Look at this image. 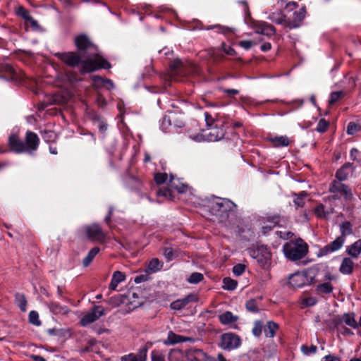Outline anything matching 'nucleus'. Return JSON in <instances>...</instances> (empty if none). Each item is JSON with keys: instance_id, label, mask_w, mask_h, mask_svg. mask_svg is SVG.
<instances>
[{"instance_id": "nucleus-16", "label": "nucleus", "mask_w": 361, "mask_h": 361, "mask_svg": "<svg viewBox=\"0 0 361 361\" xmlns=\"http://www.w3.org/2000/svg\"><path fill=\"white\" fill-rule=\"evenodd\" d=\"M355 263L350 257H344L341 262L339 271L343 274L349 275L353 272Z\"/></svg>"}, {"instance_id": "nucleus-35", "label": "nucleus", "mask_w": 361, "mask_h": 361, "mask_svg": "<svg viewBox=\"0 0 361 361\" xmlns=\"http://www.w3.org/2000/svg\"><path fill=\"white\" fill-rule=\"evenodd\" d=\"M340 230L341 233V236L345 238V236L353 233L352 224L348 221H345L341 225Z\"/></svg>"}, {"instance_id": "nucleus-32", "label": "nucleus", "mask_w": 361, "mask_h": 361, "mask_svg": "<svg viewBox=\"0 0 361 361\" xmlns=\"http://www.w3.org/2000/svg\"><path fill=\"white\" fill-rule=\"evenodd\" d=\"M201 58L204 59H212L213 63H218V56H216V51L214 49H209L200 52Z\"/></svg>"}, {"instance_id": "nucleus-13", "label": "nucleus", "mask_w": 361, "mask_h": 361, "mask_svg": "<svg viewBox=\"0 0 361 361\" xmlns=\"http://www.w3.org/2000/svg\"><path fill=\"white\" fill-rule=\"evenodd\" d=\"M211 212L216 216L224 217L226 216L227 207L225 206V202L219 200L213 202L210 207Z\"/></svg>"}, {"instance_id": "nucleus-61", "label": "nucleus", "mask_w": 361, "mask_h": 361, "mask_svg": "<svg viewBox=\"0 0 361 361\" xmlns=\"http://www.w3.org/2000/svg\"><path fill=\"white\" fill-rule=\"evenodd\" d=\"M152 361H165L164 356L159 354L158 353H156V352H152Z\"/></svg>"}, {"instance_id": "nucleus-27", "label": "nucleus", "mask_w": 361, "mask_h": 361, "mask_svg": "<svg viewBox=\"0 0 361 361\" xmlns=\"http://www.w3.org/2000/svg\"><path fill=\"white\" fill-rule=\"evenodd\" d=\"M274 147H286L290 141L287 136L274 137L269 139Z\"/></svg>"}, {"instance_id": "nucleus-8", "label": "nucleus", "mask_w": 361, "mask_h": 361, "mask_svg": "<svg viewBox=\"0 0 361 361\" xmlns=\"http://www.w3.org/2000/svg\"><path fill=\"white\" fill-rule=\"evenodd\" d=\"M329 190L331 192L341 193L347 200H350L353 198V193L350 188L348 185L342 183L340 180L333 181Z\"/></svg>"}, {"instance_id": "nucleus-20", "label": "nucleus", "mask_w": 361, "mask_h": 361, "mask_svg": "<svg viewBox=\"0 0 361 361\" xmlns=\"http://www.w3.org/2000/svg\"><path fill=\"white\" fill-rule=\"evenodd\" d=\"M256 32L264 35H271L275 32V28L271 25L266 23H260L256 27Z\"/></svg>"}, {"instance_id": "nucleus-57", "label": "nucleus", "mask_w": 361, "mask_h": 361, "mask_svg": "<svg viewBox=\"0 0 361 361\" xmlns=\"http://www.w3.org/2000/svg\"><path fill=\"white\" fill-rule=\"evenodd\" d=\"M0 68L2 72L8 73L9 74H13L14 73L13 67L9 64H1Z\"/></svg>"}, {"instance_id": "nucleus-37", "label": "nucleus", "mask_w": 361, "mask_h": 361, "mask_svg": "<svg viewBox=\"0 0 361 361\" xmlns=\"http://www.w3.org/2000/svg\"><path fill=\"white\" fill-rule=\"evenodd\" d=\"M223 288L226 290H234L236 286H237V281L229 278V277H226V278H224V280H223Z\"/></svg>"}, {"instance_id": "nucleus-14", "label": "nucleus", "mask_w": 361, "mask_h": 361, "mask_svg": "<svg viewBox=\"0 0 361 361\" xmlns=\"http://www.w3.org/2000/svg\"><path fill=\"white\" fill-rule=\"evenodd\" d=\"M354 166L351 163H345L341 169H339L336 173V177L340 181L345 180L348 178L349 172L353 173L354 171Z\"/></svg>"}, {"instance_id": "nucleus-1", "label": "nucleus", "mask_w": 361, "mask_h": 361, "mask_svg": "<svg viewBox=\"0 0 361 361\" xmlns=\"http://www.w3.org/2000/svg\"><path fill=\"white\" fill-rule=\"evenodd\" d=\"M56 56L71 67L81 63L80 72L82 73L94 71L100 68H109L111 67L110 63L99 56H96L94 59H88L77 52L58 53Z\"/></svg>"}, {"instance_id": "nucleus-19", "label": "nucleus", "mask_w": 361, "mask_h": 361, "mask_svg": "<svg viewBox=\"0 0 361 361\" xmlns=\"http://www.w3.org/2000/svg\"><path fill=\"white\" fill-rule=\"evenodd\" d=\"M147 349L143 348L137 355L129 354L122 357V361H146Z\"/></svg>"}, {"instance_id": "nucleus-34", "label": "nucleus", "mask_w": 361, "mask_h": 361, "mask_svg": "<svg viewBox=\"0 0 361 361\" xmlns=\"http://www.w3.org/2000/svg\"><path fill=\"white\" fill-rule=\"evenodd\" d=\"M278 324L273 322H269L267 324V328L264 329V333L267 337H274L276 334V331L278 329Z\"/></svg>"}, {"instance_id": "nucleus-46", "label": "nucleus", "mask_w": 361, "mask_h": 361, "mask_svg": "<svg viewBox=\"0 0 361 361\" xmlns=\"http://www.w3.org/2000/svg\"><path fill=\"white\" fill-rule=\"evenodd\" d=\"M98 317H82L80 324L83 326H89L97 320Z\"/></svg>"}, {"instance_id": "nucleus-3", "label": "nucleus", "mask_w": 361, "mask_h": 361, "mask_svg": "<svg viewBox=\"0 0 361 361\" xmlns=\"http://www.w3.org/2000/svg\"><path fill=\"white\" fill-rule=\"evenodd\" d=\"M171 75H198L200 70L198 67L192 62L187 61L183 63L180 59H175L171 65Z\"/></svg>"}, {"instance_id": "nucleus-9", "label": "nucleus", "mask_w": 361, "mask_h": 361, "mask_svg": "<svg viewBox=\"0 0 361 361\" xmlns=\"http://www.w3.org/2000/svg\"><path fill=\"white\" fill-rule=\"evenodd\" d=\"M85 232L88 238L92 240L102 242L105 238V234L98 224L87 226Z\"/></svg>"}, {"instance_id": "nucleus-5", "label": "nucleus", "mask_w": 361, "mask_h": 361, "mask_svg": "<svg viewBox=\"0 0 361 361\" xmlns=\"http://www.w3.org/2000/svg\"><path fill=\"white\" fill-rule=\"evenodd\" d=\"M310 283L307 275L304 272H296L288 277V284L293 288H300Z\"/></svg>"}, {"instance_id": "nucleus-45", "label": "nucleus", "mask_w": 361, "mask_h": 361, "mask_svg": "<svg viewBox=\"0 0 361 361\" xmlns=\"http://www.w3.org/2000/svg\"><path fill=\"white\" fill-rule=\"evenodd\" d=\"M329 124V123L328 121L324 118H322L319 120L316 130L319 133H324L327 130Z\"/></svg>"}, {"instance_id": "nucleus-53", "label": "nucleus", "mask_w": 361, "mask_h": 361, "mask_svg": "<svg viewBox=\"0 0 361 361\" xmlns=\"http://www.w3.org/2000/svg\"><path fill=\"white\" fill-rule=\"evenodd\" d=\"M317 302V300L315 298L313 297H309L304 298L302 301V307H308L314 305Z\"/></svg>"}, {"instance_id": "nucleus-41", "label": "nucleus", "mask_w": 361, "mask_h": 361, "mask_svg": "<svg viewBox=\"0 0 361 361\" xmlns=\"http://www.w3.org/2000/svg\"><path fill=\"white\" fill-rule=\"evenodd\" d=\"M245 307H246V309L252 313H257L258 312V310H259L258 305L257 304V300L255 299L248 300L246 302Z\"/></svg>"}, {"instance_id": "nucleus-49", "label": "nucleus", "mask_w": 361, "mask_h": 361, "mask_svg": "<svg viewBox=\"0 0 361 361\" xmlns=\"http://www.w3.org/2000/svg\"><path fill=\"white\" fill-rule=\"evenodd\" d=\"M350 157L353 160L360 162L361 161V152L356 148H353L350 150Z\"/></svg>"}, {"instance_id": "nucleus-10", "label": "nucleus", "mask_w": 361, "mask_h": 361, "mask_svg": "<svg viewBox=\"0 0 361 361\" xmlns=\"http://www.w3.org/2000/svg\"><path fill=\"white\" fill-rule=\"evenodd\" d=\"M8 143L11 149L17 153L25 152L27 151L25 143L16 135H11L9 137Z\"/></svg>"}, {"instance_id": "nucleus-22", "label": "nucleus", "mask_w": 361, "mask_h": 361, "mask_svg": "<svg viewBox=\"0 0 361 361\" xmlns=\"http://www.w3.org/2000/svg\"><path fill=\"white\" fill-rule=\"evenodd\" d=\"M126 279V276L124 274L119 271H116L114 273L111 281L109 284V289L114 290H116L118 284L121 281H124Z\"/></svg>"}, {"instance_id": "nucleus-54", "label": "nucleus", "mask_w": 361, "mask_h": 361, "mask_svg": "<svg viewBox=\"0 0 361 361\" xmlns=\"http://www.w3.org/2000/svg\"><path fill=\"white\" fill-rule=\"evenodd\" d=\"M358 126L353 123V122H350L349 123L348 127H347V133L349 134V135H353L355 132H357L358 130Z\"/></svg>"}, {"instance_id": "nucleus-58", "label": "nucleus", "mask_w": 361, "mask_h": 361, "mask_svg": "<svg viewBox=\"0 0 361 361\" xmlns=\"http://www.w3.org/2000/svg\"><path fill=\"white\" fill-rule=\"evenodd\" d=\"M190 137L196 142H202L207 140L206 135L197 134L195 135H190Z\"/></svg>"}, {"instance_id": "nucleus-12", "label": "nucleus", "mask_w": 361, "mask_h": 361, "mask_svg": "<svg viewBox=\"0 0 361 361\" xmlns=\"http://www.w3.org/2000/svg\"><path fill=\"white\" fill-rule=\"evenodd\" d=\"M345 238L343 236H338L333 242L324 246L321 252L322 255H328L330 252L339 250L344 244Z\"/></svg>"}, {"instance_id": "nucleus-18", "label": "nucleus", "mask_w": 361, "mask_h": 361, "mask_svg": "<svg viewBox=\"0 0 361 361\" xmlns=\"http://www.w3.org/2000/svg\"><path fill=\"white\" fill-rule=\"evenodd\" d=\"M224 135L223 129L219 128H212L209 130L208 134L206 135L207 140L210 142L217 141L221 139Z\"/></svg>"}, {"instance_id": "nucleus-36", "label": "nucleus", "mask_w": 361, "mask_h": 361, "mask_svg": "<svg viewBox=\"0 0 361 361\" xmlns=\"http://www.w3.org/2000/svg\"><path fill=\"white\" fill-rule=\"evenodd\" d=\"M183 353L179 350H173L169 354V361H183Z\"/></svg>"}, {"instance_id": "nucleus-21", "label": "nucleus", "mask_w": 361, "mask_h": 361, "mask_svg": "<svg viewBox=\"0 0 361 361\" xmlns=\"http://www.w3.org/2000/svg\"><path fill=\"white\" fill-rule=\"evenodd\" d=\"M188 340H189L188 338L182 337L175 334L172 331H170L168 334L167 338L164 340L163 343L165 345H173Z\"/></svg>"}, {"instance_id": "nucleus-6", "label": "nucleus", "mask_w": 361, "mask_h": 361, "mask_svg": "<svg viewBox=\"0 0 361 361\" xmlns=\"http://www.w3.org/2000/svg\"><path fill=\"white\" fill-rule=\"evenodd\" d=\"M185 356L189 361H216L200 349H189L185 351Z\"/></svg>"}, {"instance_id": "nucleus-50", "label": "nucleus", "mask_w": 361, "mask_h": 361, "mask_svg": "<svg viewBox=\"0 0 361 361\" xmlns=\"http://www.w3.org/2000/svg\"><path fill=\"white\" fill-rule=\"evenodd\" d=\"M105 309L101 306L94 307L92 314H87L86 316H102L105 314Z\"/></svg>"}, {"instance_id": "nucleus-47", "label": "nucleus", "mask_w": 361, "mask_h": 361, "mask_svg": "<svg viewBox=\"0 0 361 361\" xmlns=\"http://www.w3.org/2000/svg\"><path fill=\"white\" fill-rule=\"evenodd\" d=\"M167 178H168V175L165 173H159L154 176V180L157 184L164 183V182L166 181Z\"/></svg>"}, {"instance_id": "nucleus-23", "label": "nucleus", "mask_w": 361, "mask_h": 361, "mask_svg": "<svg viewBox=\"0 0 361 361\" xmlns=\"http://www.w3.org/2000/svg\"><path fill=\"white\" fill-rule=\"evenodd\" d=\"M347 253L354 258H357L361 252V240H358L348 247Z\"/></svg>"}, {"instance_id": "nucleus-28", "label": "nucleus", "mask_w": 361, "mask_h": 361, "mask_svg": "<svg viewBox=\"0 0 361 361\" xmlns=\"http://www.w3.org/2000/svg\"><path fill=\"white\" fill-rule=\"evenodd\" d=\"M314 212L319 218L327 219L331 214L334 213V209L330 208L326 210L324 206L321 204L315 208Z\"/></svg>"}, {"instance_id": "nucleus-11", "label": "nucleus", "mask_w": 361, "mask_h": 361, "mask_svg": "<svg viewBox=\"0 0 361 361\" xmlns=\"http://www.w3.org/2000/svg\"><path fill=\"white\" fill-rule=\"evenodd\" d=\"M39 139L37 134L32 132H27L25 136V147L27 149L26 152L35 151L39 145Z\"/></svg>"}, {"instance_id": "nucleus-24", "label": "nucleus", "mask_w": 361, "mask_h": 361, "mask_svg": "<svg viewBox=\"0 0 361 361\" xmlns=\"http://www.w3.org/2000/svg\"><path fill=\"white\" fill-rule=\"evenodd\" d=\"M334 287L329 282H325L317 286L316 292L318 295L324 296L330 294L333 291Z\"/></svg>"}, {"instance_id": "nucleus-2", "label": "nucleus", "mask_w": 361, "mask_h": 361, "mask_svg": "<svg viewBox=\"0 0 361 361\" xmlns=\"http://www.w3.org/2000/svg\"><path fill=\"white\" fill-rule=\"evenodd\" d=\"M285 256L292 260L296 261L303 258L308 252L307 245L301 239L295 242L286 243L283 245Z\"/></svg>"}, {"instance_id": "nucleus-60", "label": "nucleus", "mask_w": 361, "mask_h": 361, "mask_svg": "<svg viewBox=\"0 0 361 361\" xmlns=\"http://www.w3.org/2000/svg\"><path fill=\"white\" fill-rule=\"evenodd\" d=\"M222 49L228 55L233 56L235 54V51L230 47L226 48L224 43L222 44Z\"/></svg>"}, {"instance_id": "nucleus-56", "label": "nucleus", "mask_w": 361, "mask_h": 361, "mask_svg": "<svg viewBox=\"0 0 361 361\" xmlns=\"http://www.w3.org/2000/svg\"><path fill=\"white\" fill-rule=\"evenodd\" d=\"M262 325L259 322H256L252 329V333L255 336H259L262 334Z\"/></svg>"}, {"instance_id": "nucleus-43", "label": "nucleus", "mask_w": 361, "mask_h": 361, "mask_svg": "<svg viewBox=\"0 0 361 361\" xmlns=\"http://www.w3.org/2000/svg\"><path fill=\"white\" fill-rule=\"evenodd\" d=\"M157 195L159 197H163L169 200H172L173 197L171 190L167 188L159 189L157 192Z\"/></svg>"}, {"instance_id": "nucleus-4", "label": "nucleus", "mask_w": 361, "mask_h": 361, "mask_svg": "<svg viewBox=\"0 0 361 361\" xmlns=\"http://www.w3.org/2000/svg\"><path fill=\"white\" fill-rule=\"evenodd\" d=\"M304 18L305 11L303 9H300L298 12H295L293 13V19L292 20L290 18H286V16H282L281 18L276 19L275 14H270L269 16L271 20L278 24H285L289 28L298 27Z\"/></svg>"}, {"instance_id": "nucleus-63", "label": "nucleus", "mask_w": 361, "mask_h": 361, "mask_svg": "<svg viewBox=\"0 0 361 361\" xmlns=\"http://www.w3.org/2000/svg\"><path fill=\"white\" fill-rule=\"evenodd\" d=\"M148 279V276L147 274H142V275H140V276H137L135 278V280L134 281L136 283H140L142 281H147Z\"/></svg>"}, {"instance_id": "nucleus-39", "label": "nucleus", "mask_w": 361, "mask_h": 361, "mask_svg": "<svg viewBox=\"0 0 361 361\" xmlns=\"http://www.w3.org/2000/svg\"><path fill=\"white\" fill-rule=\"evenodd\" d=\"M48 334L49 335H57V336L65 337L67 335H69V331L67 329L54 327L52 329H49L48 330Z\"/></svg>"}, {"instance_id": "nucleus-26", "label": "nucleus", "mask_w": 361, "mask_h": 361, "mask_svg": "<svg viewBox=\"0 0 361 361\" xmlns=\"http://www.w3.org/2000/svg\"><path fill=\"white\" fill-rule=\"evenodd\" d=\"M325 322L328 327L331 329H343V319H341V317H330L329 319H326Z\"/></svg>"}, {"instance_id": "nucleus-15", "label": "nucleus", "mask_w": 361, "mask_h": 361, "mask_svg": "<svg viewBox=\"0 0 361 361\" xmlns=\"http://www.w3.org/2000/svg\"><path fill=\"white\" fill-rule=\"evenodd\" d=\"M196 300V295L190 294L184 298L177 300L171 303V307L173 310H180L188 305L190 302L195 301Z\"/></svg>"}, {"instance_id": "nucleus-59", "label": "nucleus", "mask_w": 361, "mask_h": 361, "mask_svg": "<svg viewBox=\"0 0 361 361\" xmlns=\"http://www.w3.org/2000/svg\"><path fill=\"white\" fill-rule=\"evenodd\" d=\"M239 44L241 47L245 49H249L253 44V42L249 40H243L239 42Z\"/></svg>"}, {"instance_id": "nucleus-30", "label": "nucleus", "mask_w": 361, "mask_h": 361, "mask_svg": "<svg viewBox=\"0 0 361 361\" xmlns=\"http://www.w3.org/2000/svg\"><path fill=\"white\" fill-rule=\"evenodd\" d=\"M15 303L23 312L26 311L27 300L25 295L17 293L15 295Z\"/></svg>"}, {"instance_id": "nucleus-40", "label": "nucleus", "mask_w": 361, "mask_h": 361, "mask_svg": "<svg viewBox=\"0 0 361 361\" xmlns=\"http://www.w3.org/2000/svg\"><path fill=\"white\" fill-rule=\"evenodd\" d=\"M341 319H343V329H344V324L355 329L358 328V322L355 317H341Z\"/></svg>"}, {"instance_id": "nucleus-42", "label": "nucleus", "mask_w": 361, "mask_h": 361, "mask_svg": "<svg viewBox=\"0 0 361 361\" xmlns=\"http://www.w3.org/2000/svg\"><path fill=\"white\" fill-rule=\"evenodd\" d=\"M204 279L203 275L201 273L194 272L192 273L188 279L190 283H197L202 281Z\"/></svg>"}, {"instance_id": "nucleus-51", "label": "nucleus", "mask_w": 361, "mask_h": 361, "mask_svg": "<svg viewBox=\"0 0 361 361\" xmlns=\"http://www.w3.org/2000/svg\"><path fill=\"white\" fill-rule=\"evenodd\" d=\"M238 317H219L220 321L224 324L231 325L232 327L235 328V326L233 323L236 321Z\"/></svg>"}, {"instance_id": "nucleus-29", "label": "nucleus", "mask_w": 361, "mask_h": 361, "mask_svg": "<svg viewBox=\"0 0 361 361\" xmlns=\"http://www.w3.org/2000/svg\"><path fill=\"white\" fill-rule=\"evenodd\" d=\"M50 310L54 314H67L70 312L69 309L66 306H61L56 303H51L49 305Z\"/></svg>"}, {"instance_id": "nucleus-38", "label": "nucleus", "mask_w": 361, "mask_h": 361, "mask_svg": "<svg viewBox=\"0 0 361 361\" xmlns=\"http://www.w3.org/2000/svg\"><path fill=\"white\" fill-rule=\"evenodd\" d=\"M345 96V92L343 91H336L333 92L330 94V98L329 100V103L330 105H333L336 102H338L340 99Z\"/></svg>"}, {"instance_id": "nucleus-17", "label": "nucleus", "mask_w": 361, "mask_h": 361, "mask_svg": "<svg viewBox=\"0 0 361 361\" xmlns=\"http://www.w3.org/2000/svg\"><path fill=\"white\" fill-rule=\"evenodd\" d=\"M75 44L79 51H84L92 47V43L89 38L83 35L75 38Z\"/></svg>"}, {"instance_id": "nucleus-44", "label": "nucleus", "mask_w": 361, "mask_h": 361, "mask_svg": "<svg viewBox=\"0 0 361 361\" xmlns=\"http://www.w3.org/2000/svg\"><path fill=\"white\" fill-rule=\"evenodd\" d=\"M17 14L22 17L26 22H27L32 18L29 11L22 6L18 8Z\"/></svg>"}, {"instance_id": "nucleus-48", "label": "nucleus", "mask_w": 361, "mask_h": 361, "mask_svg": "<svg viewBox=\"0 0 361 361\" xmlns=\"http://www.w3.org/2000/svg\"><path fill=\"white\" fill-rule=\"evenodd\" d=\"M317 349V346L314 345H312L310 348H308L305 345L301 346V350L305 355H309L310 353H315Z\"/></svg>"}, {"instance_id": "nucleus-33", "label": "nucleus", "mask_w": 361, "mask_h": 361, "mask_svg": "<svg viewBox=\"0 0 361 361\" xmlns=\"http://www.w3.org/2000/svg\"><path fill=\"white\" fill-rule=\"evenodd\" d=\"M307 194L306 192L302 191L299 194H294L295 198L293 200L294 204L296 207H303L305 205V198Z\"/></svg>"}, {"instance_id": "nucleus-31", "label": "nucleus", "mask_w": 361, "mask_h": 361, "mask_svg": "<svg viewBox=\"0 0 361 361\" xmlns=\"http://www.w3.org/2000/svg\"><path fill=\"white\" fill-rule=\"evenodd\" d=\"M99 250L98 247H94L88 252L87 255L82 260V264L85 267H87L91 264L94 257L99 252Z\"/></svg>"}, {"instance_id": "nucleus-52", "label": "nucleus", "mask_w": 361, "mask_h": 361, "mask_svg": "<svg viewBox=\"0 0 361 361\" xmlns=\"http://www.w3.org/2000/svg\"><path fill=\"white\" fill-rule=\"evenodd\" d=\"M245 266L244 264H238L233 267V271L235 275L240 276L245 271Z\"/></svg>"}, {"instance_id": "nucleus-64", "label": "nucleus", "mask_w": 361, "mask_h": 361, "mask_svg": "<svg viewBox=\"0 0 361 361\" xmlns=\"http://www.w3.org/2000/svg\"><path fill=\"white\" fill-rule=\"evenodd\" d=\"M204 116H205V121L207 123V125L208 126H211L214 123V119L208 113H205Z\"/></svg>"}, {"instance_id": "nucleus-7", "label": "nucleus", "mask_w": 361, "mask_h": 361, "mask_svg": "<svg viewBox=\"0 0 361 361\" xmlns=\"http://www.w3.org/2000/svg\"><path fill=\"white\" fill-rule=\"evenodd\" d=\"M240 344V338L233 334H224L221 336V345L224 349L231 350L238 348Z\"/></svg>"}, {"instance_id": "nucleus-62", "label": "nucleus", "mask_w": 361, "mask_h": 361, "mask_svg": "<svg viewBox=\"0 0 361 361\" xmlns=\"http://www.w3.org/2000/svg\"><path fill=\"white\" fill-rule=\"evenodd\" d=\"M214 27H216L219 30L220 32L226 34L228 32H231L232 29L228 27L221 26V25H215Z\"/></svg>"}, {"instance_id": "nucleus-55", "label": "nucleus", "mask_w": 361, "mask_h": 361, "mask_svg": "<svg viewBox=\"0 0 361 361\" xmlns=\"http://www.w3.org/2000/svg\"><path fill=\"white\" fill-rule=\"evenodd\" d=\"M164 255L168 260H171L176 256L173 250L170 247L164 248Z\"/></svg>"}, {"instance_id": "nucleus-25", "label": "nucleus", "mask_w": 361, "mask_h": 361, "mask_svg": "<svg viewBox=\"0 0 361 361\" xmlns=\"http://www.w3.org/2000/svg\"><path fill=\"white\" fill-rule=\"evenodd\" d=\"M163 267V263L157 258H153L149 263L145 271L147 274L159 271Z\"/></svg>"}]
</instances>
